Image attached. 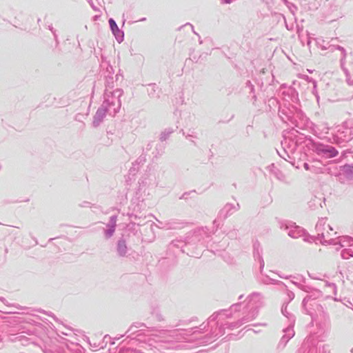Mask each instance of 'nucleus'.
<instances>
[{"label":"nucleus","instance_id":"obj_1","mask_svg":"<svg viewBox=\"0 0 353 353\" xmlns=\"http://www.w3.org/2000/svg\"><path fill=\"white\" fill-rule=\"evenodd\" d=\"M109 23H110V26L113 32L119 30L117 23L112 19H109Z\"/></svg>","mask_w":353,"mask_h":353},{"label":"nucleus","instance_id":"obj_2","mask_svg":"<svg viewBox=\"0 0 353 353\" xmlns=\"http://www.w3.org/2000/svg\"><path fill=\"white\" fill-rule=\"evenodd\" d=\"M330 153H331V154H330V156H331V157H335V156L337 154V153H338V152H337V151H336L335 149H334V148H332V149L330 150Z\"/></svg>","mask_w":353,"mask_h":353}]
</instances>
